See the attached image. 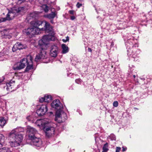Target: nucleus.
Returning <instances> with one entry per match:
<instances>
[{"mask_svg":"<svg viewBox=\"0 0 152 152\" xmlns=\"http://www.w3.org/2000/svg\"><path fill=\"white\" fill-rule=\"evenodd\" d=\"M19 132V129L16 128L12 130L10 133L9 143L11 147H15L20 145V143L22 141L23 136L18 133Z\"/></svg>","mask_w":152,"mask_h":152,"instance_id":"obj_1","label":"nucleus"},{"mask_svg":"<svg viewBox=\"0 0 152 152\" xmlns=\"http://www.w3.org/2000/svg\"><path fill=\"white\" fill-rule=\"evenodd\" d=\"M31 25L37 31H44L46 33H50L52 32V28L50 24L46 21L36 20L31 21Z\"/></svg>","mask_w":152,"mask_h":152,"instance_id":"obj_2","label":"nucleus"},{"mask_svg":"<svg viewBox=\"0 0 152 152\" xmlns=\"http://www.w3.org/2000/svg\"><path fill=\"white\" fill-rule=\"evenodd\" d=\"M32 57L30 55L28 56L26 58L22 59L20 62L16 66H14L13 69L15 70L21 69L25 67L27 65L25 71L28 72L30 70L33 68Z\"/></svg>","mask_w":152,"mask_h":152,"instance_id":"obj_3","label":"nucleus"},{"mask_svg":"<svg viewBox=\"0 0 152 152\" xmlns=\"http://www.w3.org/2000/svg\"><path fill=\"white\" fill-rule=\"evenodd\" d=\"M23 7H18L13 8L12 11L9 12L6 18V20H10L15 16L20 14L24 10Z\"/></svg>","mask_w":152,"mask_h":152,"instance_id":"obj_4","label":"nucleus"},{"mask_svg":"<svg viewBox=\"0 0 152 152\" xmlns=\"http://www.w3.org/2000/svg\"><path fill=\"white\" fill-rule=\"evenodd\" d=\"M51 37L52 38L53 37L49 35H45L44 36L42 39L39 41V47L42 50L45 49V48L48 44V42L49 41L52 40Z\"/></svg>","mask_w":152,"mask_h":152,"instance_id":"obj_5","label":"nucleus"},{"mask_svg":"<svg viewBox=\"0 0 152 152\" xmlns=\"http://www.w3.org/2000/svg\"><path fill=\"white\" fill-rule=\"evenodd\" d=\"M15 81L11 80L9 83L4 84L3 87L7 91L12 92L15 89Z\"/></svg>","mask_w":152,"mask_h":152,"instance_id":"obj_6","label":"nucleus"},{"mask_svg":"<svg viewBox=\"0 0 152 152\" xmlns=\"http://www.w3.org/2000/svg\"><path fill=\"white\" fill-rule=\"evenodd\" d=\"M27 132L28 135V137L29 139H32L34 136H37V135H38L36 129L29 126L27 127Z\"/></svg>","mask_w":152,"mask_h":152,"instance_id":"obj_7","label":"nucleus"},{"mask_svg":"<svg viewBox=\"0 0 152 152\" xmlns=\"http://www.w3.org/2000/svg\"><path fill=\"white\" fill-rule=\"evenodd\" d=\"M23 31V34H26L30 37H31L34 35L38 33V32H37L36 31V29H35V28L33 27L28 28L26 29H25Z\"/></svg>","mask_w":152,"mask_h":152,"instance_id":"obj_8","label":"nucleus"},{"mask_svg":"<svg viewBox=\"0 0 152 152\" xmlns=\"http://www.w3.org/2000/svg\"><path fill=\"white\" fill-rule=\"evenodd\" d=\"M46 135L49 137L54 134L55 128L50 126H46L44 128Z\"/></svg>","mask_w":152,"mask_h":152,"instance_id":"obj_9","label":"nucleus"},{"mask_svg":"<svg viewBox=\"0 0 152 152\" xmlns=\"http://www.w3.org/2000/svg\"><path fill=\"white\" fill-rule=\"evenodd\" d=\"M48 107L46 104H42L40 108L37 110L36 113L38 115L42 116L47 111Z\"/></svg>","mask_w":152,"mask_h":152,"instance_id":"obj_10","label":"nucleus"},{"mask_svg":"<svg viewBox=\"0 0 152 152\" xmlns=\"http://www.w3.org/2000/svg\"><path fill=\"white\" fill-rule=\"evenodd\" d=\"M31 140L34 145L37 147H40L41 146L42 144V142L40 138L38 137L37 136H34V137L30 139Z\"/></svg>","mask_w":152,"mask_h":152,"instance_id":"obj_11","label":"nucleus"},{"mask_svg":"<svg viewBox=\"0 0 152 152\" xmlns=\"http://www.w3.org/2000/svg\"><path fill=\"white\" fill-rule=\"evenodd\" d=\"M58 48L56 46H52L50 50V55L53 57H56L58 53Z\"/></svg>","mask_w":152,"mask_h":152,"instance_id":"obj_12","label":"nucleus"},{"mask_svg":"<svg viewBox=\"0 0 152 152\" xmlns=\"http://www.w3.org/2000/svg\"><path fill=\"white\" fill-rule=\"evenodd\" d=\"M25 46L20 42H17L13 46L12 48V51L15 52L18 50H20L25 48Z\"/></svg>","mask_w":152,"mask_h":152,"instance_id":"obj_13","label":"nucleus"},{"mask_svg":"<svg viewBox=\"0 0 152 152\" xmlns=\"http://www.w3.org/2000/svg\"><path fill=\"white\" fill-rule=\"evenodd\" d=\"M137 45L132 46V48H129L127 50L128 55L129 56H132L133 58H135L136 56H135V54L137 48H136Z\"/></svg>","mask_w":152,"mask_h":152,"instance_id":"obj_14","label":"nucleus"},{"mask_svg":"<svg viewBox=\"0 0 152 152\" xmlns=\"http://www.w3.org/2000/svg\"><path fill=\"white\" fill-rule=\"evenodd\" d=\"M51 107L57 110H60L61 107V104L59 100L56 99L54 100L51 104Z\"/></svg>","mask_w":152,"mask_h":152,"instance_id":"obj_15","label":"nucleus"},{"mask_svg":"<svg viewBox=\"0 0 152 152\" xmlns=\"http://www.w3.org/2000/svg\"><path fill=\"white\" fill-rule=\"evenodd\" d=\"M62 116H63L64 117V119H66L67 118L66 114L65 113H63L62 114H61L60 113H58V112H57L56 115L55 120H58V121H57L59 123L63 122V120H61L60 121V119H61V117Z\"/></svg>","mask_w":152,"mask_h":152,"instance_id":"obj_16","label":"nucleus"},{"mask_svg":"<svg viewBox=\"0 0 152 152\" xmlns=\"http://www.w3.org/2000/svg\"><path fill=\"white\" fill-rule=\"evenodd\" d=\"M52 99V97L50 95H45L44 97L39 99V102H45L47 103L49 102Z\"/></svg>","mask_w":152,"mask_h":152,"instance_id":"obj_17","label":"nucleus"},{"mask_svg":"<svg viewBox=\"0 0 152 152\" xmlns=\"http://www.w3.org/2000/svg\"><path fill=\"white\" fill-rule=\"evenodd\" d=\"M36 17V14L35 13L32 12L28 14L26 17V20L28 22L33 21Z\"/></svg>","mask_w":152,"mask_h":152,"instance_id":"obj_18","label":"nucleus"},{"mask_svg":"<svg viewBox=\"0 0 152 152\" xmlns=\"http://www.w3.org/2000/svg\"><path fill=\"white\" fill-rule=\"evenodd\" d=\"M45 53L43 54L42 52H40V53L38 55H37L35 59L36 61H38L41 59H44L46 58L45 55Z\"/></svg>","mask_w":152,"mask_h":152,"instance_id":"obj_19","label":"nucleus"},{"mask_svg":"<svg viewBox=\"0 0 152 152\" xmlns=\"http://www.w3.org/2000/svg\"><path fill=\"white\" fill-rule=\"evenodd\" d=\"M57 14V12L55 11L54 12H52L51 13L48 14L44 15V17L48 18L49 19H53Z\"/></svg>","mask_w":152,"mask_h":152,"instance_id":"obj_20","label":"nucleus"},{"mask_svg":"<svg viewBox=\"0 0 152 152\" xmlns=\"http://www.w3.org/2000/svg\"><path fill=\"white\" fill-rule=\"evenodd\" d=\"M62 48V53L63 54L66 53L69 51L68 48L65 44H62L61 45Z\"/></svg>","mask_w":152,"mask_h":152,"instance_id":"obj_21","label":"nucleus"},{"mask_svg":"<svg viewBox=\"0 0 152 152\" xmlns=\"http://www.w3.org/2000/svg\"><path fill=\"white\" fill-rule=\"evenodd\" d=\"M41 8L42 10L45 12H48L49 10V7L46 4H43L41 6Z\"/></svg>","mask_w":152,"mask_h":152,"instance_id":"obj_22","label":"nucleus"},{"mask_svg":"<svg viewBox=\"0 0 152 152\" xmlns=\"http://www.w3.org/2000/svg\"><path fill=\"white\" fill-rule=\"evenodd\" d=\"M6 123V121L3 117H0V126L1 127L4 126L5 123Z\"/></svg>","mask_w":152,"mask_h":152,"instance_id":"obj_23","label":"nucleus"},{"mask_svg":"<svg viewBox=\"0 0 152 152\" xmlns=\"http://www.w3.org/2000/svg\"><path fill=\"white\" fill-rule=\"evenodd\" d=\"M10 148L7 147H4L0 149V152H10Z\"/></svg>","mask_w":152,"mask_h":152,"instance_id":"obj_24","label":"nucleus"},{"mask_svg":"<svg viewBox=\"0 0 152 152\" xmlns=\"http://www.w3.org/2000/svg\"><path fill=\"white\" fill-rule=\"evenodd\" d=\"M102 150V152H107L108 151V144L107 143L104 145L103 147Z\"/></svg>","mask_w":152,"mask_h":152,"instance_id":"obj_25","label":"nucleus"},{"mask_svg":"<svg viewBox=\"0 0 152 152\" xmlns=\"http://www.w3.org/2000/svg\"><path fill=\"white\" fill-rule=\"evenodd\" d=\"M113 106L115 107H117L118 106V102L117 101H114L113 103Z\"/></svg>","mask_w":152,"mask_h":152,"instance_id":"obj_26","label":"nucleus"},{"mask_svg":"<svg viewBox=\"0 0 152 152\" xmlns=\"http://www.w3.org/2000/svg\"><path fill=\"white\" fill-rule=\"evenodd\" d=\"M69 40V37L67 36L66 38V39H62L63 41L64 42H66L67 41H68Z\"/></svg>","mask_w":152,"mask_h":152,"instance_id":"obj_27","label":"nucleus"},{"mask_svg":"<svg viewBox=\"0 0 152 152\" xmlns=\"http://www.w3.org/2000/svg\"><path fill=\"white\" fill-rule=\"evenodd\" d=\"M75 81L76 83H77V84H79L81 82V80L80 79H76V80H75Z\"/></svg>","mask_w":152,"mask_h":152,"instance_id":"obj_28","label":"nucleus"},{"mask_svg":"<svg viewBox=\"0 0 152 152\" xmlns=\"http://www.w3.org/2000/svg\"><path fill=\"white\" fill-rule=\"evenodd\" d=\"M82 6V4L81 3H80L79 2H77L76 4V6L77 8H79Z\"/></svg>","mask_w":152,"mask_h":152,"instance_id":"obj_29","label":"nucleus"},{"mask_svg":"<svg viewBox=\"0 0 152 152\" xmlns=\"http://www.w3.org/2000/svg\"><path fill=\"white\" fill-rule=\"evenodd\" d=\"M121 148L120 147H117L116 148V152H120Z\"/></svg>","mask_w":152,"mask_h":152,"instance_id":"obj_30","label":"nucleus"},{"mask_svg":"<svg viewBox=\"0 0 152 152\" xmlns=\"http://www.w3.org/2000/svg\"><path fill=\"white\" fill-rule=\"evenodd\" d=\"M3 137H4V136H3V135L1 134H0V144H1V141L2 140V139Z\"/></svg>","mask_w":152,"mask_h":152,"instance_id":"obj_31","label":"nucleus"},{"mask_svg":"<svg viewBox=\"0 0 152 152\" xmlns=\"http://www.w3.org/2000/svg\"><path fill=\"white\" fill-rule=\"evenodd\" d=\"M74 11L73 10H69V13L72 15H73L74 14Z\"/></svg>","mask_w":152,"mask_h":152,"instance_id":"obj_32","label":"nucleus"},{"mask_svg":"<svg viewBox=\"0 0 152 152\" xmlns=\"http://www.w3.org/2000/svg\"><path fill=\"white\" fill-rule=\"evenodd\" d=\"M127 149L126 148H124V147H122V151H125Z\"/></svg>","mask_w":152,"mask_h":152,"instance_id":"obj_33","label":"nucleus"},{"mask_svg":"<svg viewBox=\"0 0 152 152\" xmlns=\"http://www.w3.org/2000/svg\"><path fill=\"white\" fill-rule=\"evenodd\" d=\"M75 17L74 16H72L71 17V19L72 20H74V19H75Z\"/></svg>","mask_w":152,"mask_h":152,"instance_id":"obj_34","label":"nucleus"},{"mask_svg":"<svg viewBox=\"0 0 152 152\" xmlns=\"http://www.w3.org/2000/svg\"><path fill=\"white\" fill-rule=\"evenodd\" d=\"M91 48H88V51L89 52H91Z\"/></svg>","mask_w":152,"mask_h":152,"instance_id":"obj_35","label":"nucleus"},{"mask_svg":"<svg viewBox=\"0 0 152 152\" xmlns=\"http://www.w3.org/2000/svg\"><path fill=\"white\" fill-rule=\"evenodd\" d=\"M114 45V43H113V42H112L111 43V45L112 46H113Z\"/></svg>","mask_w":152,"mask_h":152,"instance_id":"obj_36","label":"nucleus"},{"mask_svg":"<svg viewBox=\"0 0 152 152\" xmlns=\"http://www.w3.org/2000/svg\"><path fill=\"white\" fill-rule=\"evenodd\" d=\"M51 22L52 23H53V20H51Z\"/></svg>","mask_w":152,"mask_h":152,"instance_id":"obj_37","label":"nucleus"},{"mask_svg":"<svg viewBox=\"0 0 152 152\" xmlns=\"http://www.w3.org/2000/svg\"><path fill=\"white\" fill-rule=\"evenodd\" d=\"M135 75H133V77L134 78H135Z\"/></svg>","mask_w":152,"mask_h":152,"instance_id":"obj_38","label":"nucleus"},{"mask_svg":"<svg viewBox=\"0 0 152 152\" xmlns=\"http://www.w3.org/2000/svg\"><path fill=\"white\" fill-rule=\"evenodd\" d=\"M1 53H0V57H1Z\"/></svg>","mask_w":152,"mask_h":152,"instance_id":"obj_39","label":"nucleus"},{"mask_svg":"<svg viewBox=\"0 0 152 152\" xmlns=\"http://www.w3.org/2000/svg\"><path fill=\"white\" fill-rule=\"evenodd\" d=\"M50 113H52V112H50Z\"/></svg>","mask_w":152,"mask_h":152,"instance_id":"obj_40","label":"nucleus"},{"mask_svg":"<svg viewBox=\"0 0 152 152\" xmlns=\"http://www.w3.org/2000/svg\"><path fill=\"white\" fill-rule=\"evenodd\" d=\"M115 138V137H114V138H113V139H114Z\"/></svg>","mask_w":152,"mask_h":152,"instance_id":"obj_41","label":"nucleus"}]
</instances>
